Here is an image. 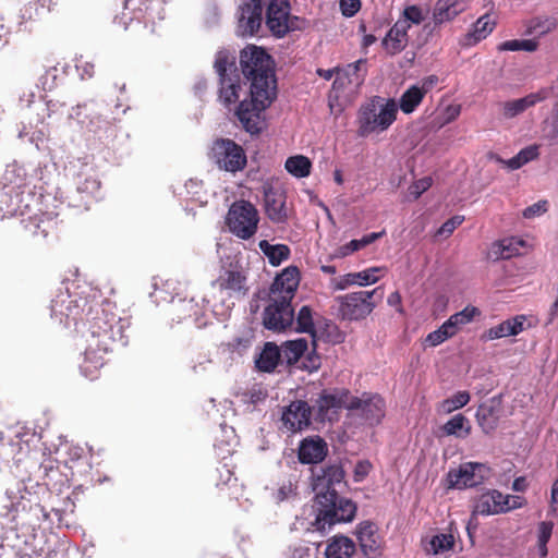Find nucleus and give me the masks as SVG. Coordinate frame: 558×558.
Here are the masks:
<instances>
[{"mask_svg": "<svg viewBox=\"0 0 558 558\" xmlns=\"http://www.w3.org/2000/svg\"><path fill=\"white\" fill-rule=\"evenodd\" d=\"M270 56L256 46L241 51L242 73L250 82V99H243L235 114L243 129L251 134L263 130L262 112L268 108L277 95V85Z\"/></svg>", "mask_w": 558, "mask_h": 558, "instance_id": "nucleus-1", "label": "nucleus"}, {"mask_svg": "<svg viewBox=\"0 0 558 558\" xmlns=\"http://www.w3.org/2000/svg\"><path fill=\"white\" fill-rule=\"evenodd\" d=\"M344 475L342 466L336 463L320 468V472L314 475L316 519L313 526L317 531H324L326 525L350 522L355 517L356 505L348 498L340 497L336 488L343 483Z\"/></svg>", "mask_w": 558, "mask_h": 558, "instance_id": "nucleus-2", "label": "nucleus"}, {"mask_svg": "<svg viewBox=\"0 0 558 558\" xmlns=\"http://www.w3.org/2000/svg\"><path fill=\"white\" fill-rule=\"evenodd\" d=\"M289 0H250L240 8L238 34L246 37L258 33L263 21L277 38L294 29Z\"/></svg>", "mask_w": 558, "mask_h": 558, "instance_id": "nucleus-3", "label": "nucleus"}, {"mask_svg": "<svg viewBox=\"0 0 558 558\" xmlns=\"http://www.w3.org/2000/svg\"><path fill=\"white\" fill-rule=\"evenodd\" d=\"M289 0H250L240 8L238 34L246 37L258 33L263 21L277 38L294 29Z\"/></svg>", "mask_w": 558, "mask_h": 558, "instance_id": "nucleus-4", "label": "nucleus"}, {"mask_svg": "<svg viewBox=\"0 0 558 558\" xmlns=\"http://www.w3.org/2000/svg\"><path fill=\"white\" fill-rule=\"evenodd\" d=\"M300 283V271L289 266L279 274L270 286L268 305L263 312V325L271 331H284L294 323V308L291 301Z\"/></svg>", "mask_w": 558, "mask_h": 558, "instance_id": "nucleus-5", "label": "nucleus"}, {"mask_svg": "<svg viewBox=\"0 0 558 558\" xmlns=\"http://www.w3.org/2000/svg\"><path fill=\"white\" fill-rule=\"evenodd\" d=\"M90 333V339L104 350H111L117 342L126 343L125 328L130 325L126 318L119 316L116 303L104 300L98 292L93 298L84 314V320Z\"/></svg>", "mask_w": 558, "mask_h": 558, "instance_id": "nucleus-6", "label": "nucleus"}, {"mask_svg": "<svg viewBox=\"0 0 558 558\" xmlns=\"http://www.w3.org/2000/svg\"><path fill=\"white\" fill-rule=\"evenodd\" d=\"M398 106L393 99L374 96L361 105L356 114L357 135L367 137L389 129L396 121Z\"/></svg>", "mask_w": 558, "mask_h": 558, "instance_id": "nucleus-7", "label": "nucleus"}, {"mask_svg": "<svg viewBox=\"0 0 558 558\" xmlns=\"http://www.w3.org/2000/svg\"><path fill=\"white\" fill-rule=\"evenodd\" d=\"M93 290L82 293H70L68 290L60 291L51 300V317L60 324L69 325L71 322L77 324L84 320V314L93 298Z\"/></svg>", "mask_w": 558, "mask_h": 558, "instance_id": "nucleus-8", "label": "nucleus"}, {"mask_svg": "<svg viewBox=\"0 0 558 558\" xmlns=\"http://www.w3.org/2000/svg\"><path fill=\"white\" fill-rule=\"evenodd\" d=\"M383 296V287H377L372 291H357L340 295L337 298L339 314L348 320L365 319L381 301Z\"/></svg>", "mask_w": 558, "mask_h": 558, "instance_id": "nucleus-9", "label": "nucleus"}, {"mask_svg": "<svg viewBox=\"0 0 558 558\" xmlns=\"http://www.w3.org/2000/svg\"><path fill=\"white\" fill-rule=\"evenodd\" d=\"M259 214L248 201H235L229 207L226 216L228 230L241 240L252 239L258 229Z\"/></svg>", "mask_w": 558, "mask_h": 558, "instance_id": "nucleus-10", "label": "nucleus"}, {"mask_svg": "<svg viewBox=\"0 0 558 558\" xmlns=\"http://www.w3.org/2000/svg\"><path fill=\"white\" fill-rule=\"evenodd\" d=\"M211 155L219 169L235 173L245 168L247 159L242 146L229 138L216 140Z\"/></svg>", "mask_w": 558, "mask_h": 558, "instance_id": "nucleus-11", "label": "nucleus"}, {"mask_svg": "<svg viewBox=\"0 0 558 558\" xmlns=\"http://www.w3.org/2000/svg\"><path fill=\"white\" fill-rule=\"evenodd\" d=\"M21 217L17 234L24 242H40L54 232L58 226L57 216L48 213L34 214L26 218Z\"/></svg>", "mask_w": 558, "mask_h": 558, "instance_id": "nucleus-12", "label": "nucleus"}, {"mask_svg": "<svg viewBox=\"0 0 558 558\" xmlns=\"http://www.w3.org/2000/svg\"><path fill=\"white\" fill-rule=\"evenodd\" d=\"M350 402V391L348 389L323 390L315 400L312 408V415L318 422L333 421L337 418L338 411L341 408L348 409Z\"/></svg>", "mask_w": 558, "mask_h": 558, "instance_id": "nucleus-13", "label": "nucleus"}, {"mask_svg": "<svg viewBox=\"0 0 558 558\" xmlns=\"http://www.w3.org/2000/svg\"><path fill=\"white\" fill-rule=\"evenodd\" d=\"M488 471V468L483 463H463L458 469H451L448 472L449 487L462 489L477 486L487 477Z\"/></svg>", "mask_w": 558, "mask_h": 558, "instance_id": "nucleus-14", "label": "nucleus"}, {"mask_svg": "<svg viewBox=\"0 0 558 558\" xmlns=\"http://www.w3.org/2000/svg\"><path fill=\"white\" fill-rule=\"evenodd\" d=\"M349 410H360L362 417L369 425H377L381 422L386 412L385 400L378 393L364 392L362 397L350 395Z\"/></svg>", "mask_w": 558, "mask_h": 558, "instance_id": "nucleus-15", "label": "nucleus"}, {"mask_svg": "<svg viewBox=\"0 0 558 558\" xmlns=\"http://www.w3.org/2000/svg\"><path fill=\"white\" fill-rule=\"evenodd\" d=\"M312 408L306 401L295 400L284 408L281 416L283 427L292 433L311 425Z\"/></svg>", "mask_w": 558, "mask_h": 558, "instance_id": "nucleus-16", "label": "nucleus"}, {"mask_svg": "<svg viewBox=\"0 0 558 558\" xmlns=\"http://www.w3.org/2000/svg\"><path fill=\"white\" fill-rule=\"evenodd\" d=\"M466 9L468 0H437L433 10V26L427 23L424 29H429L432 34L437 26L452 21Z\"/></svg>", "mask_w": 558, "mask_h": 558, "instance_id": "nucleus-17", "label": "nucleus"}, {"mask_svg": "<svg viewBox=\"0 0 558 558\" xmlns=\"http://www.w3.org/2000/svg\"><path fill=\"white\" fill-rule=\"evenodd\" d=\"M356 537L365 556L376 558L380 555L381 541L373 522L364 521L356 526Z\"/></svg>", "mask_w": 558, "mask_h": 558, "instance_id": "nucleus-18", "label": "nucleus"}, {"mask_svg": "<svg viewBox=\"0 0 558 558\" xmlns=\"http://www.w3.org/2000/svg\"><path fill=\"white\" fill-rule=\"evenodd\" d=\"M109 351L97 347L96 341L88 340L83 362L80 365L81 373L90 380L97 379L101 367L105 365V354Z\"/></svg>", "mask_w": 558, "mask_h": 558, "instance_id": "nucleus-19", "label": "nucleus"}, {"mask_svg": "<svg viewBox=\"0 0 558 558\" xmlns=\"http://www.w3.org/2000/svg\"><path fill=\"white\" fill-rule=\"evenodd\" d=\"M286 193L279 189L269 187L265 191V211L274 223H286L288 209Z\"/></svg>", "mask_w": 558, "mask_h": 558, "instance_id": "nucleus-20", "label": "nucleus"}, {"mask_svg": "<svg viewBox=\"0 0 558 558\" xmlns=\"http://www.w3.org/2000/svg\"><path fill=\"white\" fill-rule=\"evenodd\" d=\"M327 444L323 438H305L299 447V460L304 464L319 463L327 456Z\"/></svg>", "mask_w": 558, "mask_h": 558, "instance_id": "nucleus-21", "label": "nucleus"}, {"mask_svg": "<svg viewBox=\"0 0 558 558\" xmlns=\"http://www.w3.org/2000/svg\"><path fill=\"white\" fill-rule=\"evenodd\" d=\"M551 94V88H542L536 93H531L523 98L506 101L502 105V113L506 118H514L527 108L547 99Z\"/></svg>", "mask_w": 558, "mask_h": 558, "instance_id": "nucleus-22", "label": "nucleus"}, {"mask_svg": "<svg viewBox=\"0 0 558 558\" xmlns=\"http://www.w3.org/2000/svg\"><path fill=\"white\" fill-rule=\"evenodd\" d=\"M525 245V241L520 238H505L492 243L487 256L493 260L509 259L519 256Z\"/></svg>", "mask_w": 558, "mask_h": 558, "instance_id": "nucleus-23", "label": "nucleus"}, {"mask_svg": "<svg viewBox=\"0 0 558 558\" xmlns=\"http://www.w3.org/2000/svg\"><path fill=\"white\" fill-rule=\"evenodd\" d=\"M504 495L494 489L482 494L475 501L471 513V522L476 521V515H490L504 513L502 511Z\"/></svg>", "mask_w": 558, "mask_h": 558, "instance_id": "nucleus-24", "label": "nucleus"}, {"mask_svg": "<svg viewBox=\"0 0 558 558\" xmlns=\"http://www.w3.org/2000/svg\"><path fill=\"white\" fill-rule=\"evenodd\" d=\"M410 25L407 21H397L389 29L383 40V45L388 53L396 54L402 51L408 44V31Z\"/></svg>", "mask_w": 558, "mask_h": 558, "instance_id": "nucleus-25", "label": "nucleus"}, {"mask_svg": "<svg viewBox=\"0 0 558 558\" xmlns=\"http://www.w3.org/2000/svg\"><path fill=\"white\" fill-rule=\"evenodd\" d=\"M356 553L355 543L344 535L332 536L326 546V558H353Z\"/></svg>", "mask_w": 558, "mask_h": 558, "instance_id": "nucleus-26", "label": "nucleus"}, {"mask_svg": "<svg viewBox=\"0 0 558 558\" xmlns=\"http://www.w3.org/2000/svg\"><path fill=\"white\" fill-rule=\"evenodd\" d=\"M525 320L526 317L524 315H517L512 318L501 322L494 327H490L487 330L486 336L489 340L517 336L524 330Z\"/></svg>", "mask_w": 558, "mask_h": 558, "instance_id": "nucleus-27", "label": "nucleus"}, {"mask_svg": "<svg viewBox=\"0 0 558 558\" xmlns=\"http://www.w3.org/2000/svg\"><path fill=\"white\" fill-rule=\"evenodd\" d=\"M379 271V268L372 267L359 272H350L342 277H340L335 282V289L336 290H344L350 286L359 284L361 287L368 286L372 283H376L379 279L378 276H376V272Z\"/></svg>", "mask_w": 558, "mask_h": 558, "instance_id": "nucleus-28", "label": "nucleus"}, {"mask_svg": "<svg viewBox=\"0 0 558 558\" xmlns=\"http://www.w3.org/2000/svg\"><path fill=\"white\" fill-rule=\"evenodd\" d=\"M146 11L147 5L143 0H124L121 16H116L114 22L128 29L129 24L133 21L142 23L145 20Z\"/></svg>", "mask_w": 558, "mask_h": 558, "instance_id": "nucleus-29", "label": "nucleus"}, {"mask_svg": "<svg viewBox=\"0 0 558 558\" xmlns=\"http://www.w3.org/2000/svg\"><path fill=\"white\" fill-rule=\"evenodd\" d=\"M496 25V20L489 13H485L475 21L472 32L465 35L464 44L466 46L476 45L485 39L495 29Z\"/></svg>", "mask_w": 558, "mask_h": 558, "instance_id": "nucleus-30", "label": "nucleus"}, {"mask_svg": "<svg viewBox=\"0 0 558 558\" xmlns=\"http://www.w3.org/2000/svg\"><path fill=\"white\" fill-rule=\"evenodd\" d=\"M219 100L229 108L235 105L240 98L241 80L239 74L229 77L219 78Z\"/></svg>", "mask_w": 558, "mask_h": 558, "instance_id": "nucleus-31", "label": "nucleus"}, {"mask_svg": "<svg viewBox=\"0 0 558 558\" xmlns=\"http://www.w3.org/2000/svg\"><path fill=\"white\" fill-rule=\"evenodd\" d=\"M281 360V351L274 342H266L255 360L258 371L270 373L275 371Z\"/></svg>", "mask_w": 558, "mask_h": 558, "instance_id": "nucleus-32", "label": "nucleus"}, {"mask_svg": "<svg viewBox=\"0 0 558 558\" xmlns=\"http://www.w3.org/2000/svg\"><path fill=\"white\" fill-rule=\"evenodd\" d=\"M246 277L238 270H226L218 279L217 284L221 291H227L229 295L233 293L245 294Z\"/></svg>", "mask_w": 558, "mask_h": 558, "instance_id": "nucleus-33", "label": "nucleus"}, {"mask_svg": "<svg viewBox=\"0 0 558 558\" xmlns=\"http://www.w3.org/2000/svg\"><path fill=\"white\" fill-rule=\"evenodd\" d=\"M12 192V190L9 192L0 190V218L2 219L13 216H25L26 209L29 207L26 204L24 208H22L17 202L20 194L15 193L13 195Z\"/></svg>", "mask_w": 558, "mask_h": 558, "instance_id": "nucleus-34", "label": "nucleus"}, {"mask_svg": "<svg viewBox=\"0 0 558 558\" xmlns=\"http://www.w3.org/2000/svg\"><path fill=\"white\" fill-rule=\"evenodd\" d=\"M475 416L483 432L489 434L495 430L498 425L499 411L493 402L482 403L477 408Z\"/></svg>", "mask_w": 558, "mask_h": 558, "instance_id": "nucleus-35", "label": "nucleus"}, {"mask_svg": "<svg viewBox=\"0 0 558 558\" xmlns=\"http://www.w3.org/2000/svg\"><path fill=\"white\" fill-rule=\"evenodd\" d=\"M442 435L466 438L471 434V424L466 416L459 413L453 415L440 427Z\"/></svg>", "mask_w": 558, "mask_h": 558, "instance_id": "nucleus-36", "label": "nucleus"}, {"mask_svg": "<svg viewBox=\"0 0 558 558\" xmlns=\"http://www.w3.org/2000/svg\"><path fill=\"white\" fill-rule=\"evenodd\" d=\"M259 250L267 256L272 266H279L290 257V248L286 244H270L267 240L258 243Z\"/></svg>", "mask_w": 558, "mask_h": 558, "instance_id": "nucleus-37", "label": "nucleus"}, {"mask_svg": "<svg viewBox=\"0 0 558 558\" xmlns=\"http://www.w3.org/2000/svg\"><path fill=\"white\" fill-rule=\"evenodd\" d=\"M425 95L418 85L410 86L400 97L399 107L403 113H412L423 101Z\"/></svg>", "mask_w": 558, "mask_h": 558, "instance_id": "nucleus-38", "label": "nucleus"}, {"mask_svg": "<svg viewBox=\"0 0 558 558\" xmlns=\"http://www.w3.org/2000/svg\"><path fill=\"white\" fill-rule=\"evenodd\" d=\"M307 347L305 339L286 341L280 349L281 357H283L289 365H293L307 351Z\"/></svg>", "mask_w": 558, "mask_h": 558, "instance_id": "nucleus-39", "label": "nucleus"}, {"mask_svg": "<svg viewBox=\"0 0 558 558\" xmlns=\"http://www.w3.org/2000/svg\"><path fill=\"white\" fill-rule=\"evenodd\" d=\"M214 68L218 73L219 78L239 74L235 65V57L230 54L228 51H219L216 54Z\"/></svg>", "mask_w": 558, "mask_h": 558, "instance_id": "nucleus-40", "label": "nucleus"}, {"mask_svg": "<svg viewBox=\"0 0 558 558\" xmlns=\"http://www.w3.org/2000/svg\"><path fill=\"white\" fill-rule=\"evenodd\" d=\"M295 330L299 332L310 333L313 338V343L316 342V331L313 318V311L308 305H303L295 317Z\"/></svg>", "mask_w": 558, "mask_h": 558, "instance_id": "nucleus-41", "label": "nucleus"}, {"mask_svg": "<svg viewBox=\"0 0 558 558\" xmlns=\"http://www.w3.org/2000/svg\"><path fill=\"white\" fill-rule=\"evenodd\" d=\"M284 167L295 178H305L311 173L312 162L306 156L296 155L289 157Z\"/></svg>", "mask_w": 558, "mask_h": 558, "instance_id": "nucleus-42", "label": "nucleus"}, {"mask_svg": "<svg viewBox=\"0 0 558 558\" xmlns=\"http://www.w3.org/2000/svg\"><path fill=\"white\" fill-rule=\"evenodd\" d=\"M46 16V11L40 8L37 0L29 1L21 9V21L20 27L24 26V31H27V23L39 22Z\"/></svg>", "mask_w": 558, "mask_h": 558, "instance_id": "nucleus-43", "label": "nucleus"}, {"mask_svg": "<svg viewBox=\"0 0 558 558\" xmlns=\"http://www.w3.org/2000/svg\"><path fill=\"white\" fill-rule=\"evenodd\" d=\"M481 312L475 306H466L461 312L451 315L446 322L457 333L461 326L471 323Z\"/></svg>", "mask_w": 558, "mask_h": 558, "instance_id": "nucleus-44", "label": "nucleus"}, {"mask_svg": "<svg viewBox=\"0 0 558 558\" xmlns=\"http://www.w3.org/2000/svg\"><path fill=\"white\" fill-rule=\"evenodd\" d=\"M538 48L537 39H510L498 45L499 51H527L533 52Z\"/></svg>", "mask_w": 558, "mask_h": 558, "instance_id": "nucleus-45", "label": "nucleus"}, {"mask_svg": "<svg viewBox=\"0 0 558 558\" xmlns=\"http://www.w3.org/2000/svg\"><path fill=\"white\" fill-rule=\"evenodd\" d=\"M556 27V23L549 17H534L531 19L526 24L525 35H545L551 32Z\"/></svg>", "mask_w": 558, "mask_h": 558, "instance_id": "nucleus-46", "label": "nucleus"}, {"mask_svg": "<svg viewBox=\"0 0 558 558\" xmlns=\"http://www.w3.org/2000/svg\"><path fill=\"white\" fill-rule=\"evenodd\" d=\"M470 401V393L468 391H458L452 397L445 399L439 404V411L442 413H451L458 409L463 408Z\"/></svg>", "mask_w": 558, "mask_h": 558, "instance_id": "nucleus-47", "label": "nucleus"}, {"mask_svg": "<svg viewBox=\"0 0 558 558\" xmlns=\"http://www.w3.org/2000/svg\"><path fill=\"white\" fill-rule=\"evenodd\" d=\"M456 335L454 330L445 322L437 330L432 331L426 337V342L430 347H436L447 339L453 337Z\"/></svg>", "mask_w": 558, "mask_h": 558, "instance_id": "nucleus-48", "label": "nucleus"}, {"mask_svg": "<svg viewBox=\"0 0 558 558\" xmlns=\"http://www.w3.org/2000/svg\"><path fill=\"white\" fill-rule=\"evenodd\" d=\"M454 543L453 536L450 534H438L433 536L429 542L430 549L434 555L441 554L452 548Z\"/></svg>", "mask_w": 558, "mask_h": 558, "instance_id": "nucleus-49", "label": "nucleus"}, {"mask_svg": "<svg viewBox=\"0 0 558 558\" xmlns=\"http://www.w3.org/2000/svg\"><path fill=\"white\" fill-rule=\"evenodd\" d=\"M545 137L554 140L558 136V110L553 107L550 117L543 121Z\"/></svg>", "mask_w": 558, "mask_h": 558, "instance_id": "nucleus-50", "label": "nucleus"}, {"mask_svg": "<svg viewBox=\"0 0 558 558\" xmlns=\"http://www.w3.org/2000/svg\"><path fill=\"white\" fill-rule=\"evenodd\" d=\"M424 19L425 15L420 7L410 5L403 10V16L399 19V21H407V24L411 26V23L416 25L421 24Z\"/></svg>", "mask_w": 558, "mask_h": 558, "instance_id": "nucleus-51", "label": "nucleus"}, {"mask_svg": "<svg viewBox=\"0 0 558 558\" xmlns=\"http://www.w3.org/2000/svg\"><path fill=\"white\" fill-rule=\"evenodd\" d=\"M464 221V216H461V215H456L453 217H451L450 219H448L447 221H445L441 227L437 230L436 234L437 235H445V236H449L453 233V231L463 223Z\"/></svg>", "mask_w": 558, "mask_h": 558, "instance_id": "nucleus-52", "label": "nucleus"}, {"mask_svg": "<svg viewBox=\"0 0 558 558\" xmlns=\"http://www.w3.org/2000/svg\"><path fill=\"white\" fill-rule=\"evenodd\" d=\"M385 231H381V232H372L369 234H366L364 235L362 239L360 240H351L349 242V245H350V248L352 251V253L372 244L373 242H375L376 240L380 239L383 235H384Z\"/></svg>", "mask_w": 558, "mask_h": 558, "instance_id": "nucleus-53", "label": "nucleus"}, {"mask_svg": "<svg viewBox=\"0 0 558 558\" xmlns=\"http://www.w3.org/2000/svg\"><path fill=\"white\" fill-rule=\"evenodd\" d=\"M433 184V180L430 177H424L420 180H416L409 187L410 194L414 199H417L424 192H426Z\"/></svg>", "mask_w": 558, "mask_h": 558, "instance_id": "nucleus-54", "label": "nucleus"}, {"mask_svg": "<svg viewBox=\"0 0 558 558\" xmlns=\"http://www.w3.org/2000/svg\"><path fill=\"white\" fill-rule=\"evenodd\" d=\"M554 523L550 521H543L538 525V546H545L551 537Z\"/></svg>", "mask_w": 558, "mask_h": 558, "instance_id": "nucleus-55", "label": "nucleus"}, {"mask_svg": "<svg viewBox=\"0 0 558 558\" xmlns=\"http://www.w3.org/2000/svg\"><path fill=\"white\" fill-rule=\"evenodd\" d=\"M100 187V182L94 177H87L84 181L77 183V191L81 193L93 194Z\"/></svg>", "mask_w": 558, "mask_h": 558, "instance_id": "nucleus-56", "label": "nucleus"}, {"mask_svg": "<svg viewBox=\"0 0 558 558\" xmlns=\"http://www.w3.org/2000/svg\"><path fill=\"white\" fill-rule=\"evenodd\" d=\"M319 367L320 356L315 351L308 353L302 361L301 368L310 373L317 371Z\"/></svg>", "mask_w": 558, "mask_h": 558, "instance_id": "nucleus-57", "label": "nucleus"}, {"mask_svg": "<svg viewBox=\"0 0 558 558\" xmlns=\"http://www.w3.org/2000/svg\"><path fill=\"white\" fill-rule=\"evenodd\" d=\"M525 505V499L521 496H505L502 499V511L507 512L509 510L521 508Z\"/></svg>", "mask_w": 558, "mask_h": 558, "instance_id": "nucleus-58", "label": "nucleus"}, {"mask_svg": "<svg viewBox=\"0 0 558 558\" xmlns=\"http://www.w3.org/2000/svg\"><path fill=\"white\" fill-rule=\"evenodd\" d=\"M361 8L360 0H340V9L344 16H353Z\"/></svg>", "mask_w": 558, "mask_h": 558, "instance_id": "nucleus-59", "label": "nucleus"}, {"mask_svg": "<svg viewBox=\"0 0 558 558\" xmlns=\"http://www.w3.org/2000/svg\"><path fill=\"white\" fill-rule=\"evenodd\" d=\"M547 210V202L539 201L523 210V217L531 219L535 216H538Z\"/></svg>", "mask_w": 558, "mask_h": 558, "instance_id": "nucleus-60", "label": "nucleus"}, {"mask_svg": "<svg viewBox=\"0 0 558 558\" xmlns=\"http://www.w3.org/2000/svg\"><path fill=\"white\" fill-rule=\"evenodd\" d=\"M372 465L368 461H359L354 468V478L356 482L364 480L369 471Z\"/></svg>", "mask_w": 558, "mask_h": 558, "instance_id": "nucleus-61", "label": "nucleus"}, {"mask_svg": "<svg viewBox=\"0 0 558 558\" xmlns=\"http://www.w3.org/2000/svg\"><path fill=\"white\" fill-rule=\"evenodd\" d=\"M520 157L522 158L523 162L526 165L527 162L536 159L539 155L538 153V146L537 145H531L527 146L519 151Z\"/></svg>", "mask_w": 558, "mask_h": 558, "instance_id": "nucleus-62", "label": "nucleus"}, {"mask_svg": "<svg viewBox=\"0 0 558 558\" xmlns=\"http://www.w3.org/2000/svg\"><path fill=\"white\" fill-rule=\"evenodd\" d=\"M495 159L497 162L506 165L507 168H509L511 170L520 169L521 167H523L525 165L523 162L522 158L520 157L519 153L508 160H505L499 156H495Z\"/></svg>", "mask_w": 558, "mask_h": 558, "instance_id": "nucleus-63", "label": "nucleus"}, {"mask_svg": "<svg viewBox=\"0 0 558 558\" xmlns=\"http://www.w3.org/2000/svg\"><path fill=\"white\" fill-rule=\"evenodd\" d=\"M57 69L52 68L46 72V74L40 78L43 88L45 90H50L54 87V80Z\"/></svg>", "mask_w": 558, "mask_h": 558, "instance_id": "nucleus-64", "label": "nucleus"}]
</instances>
